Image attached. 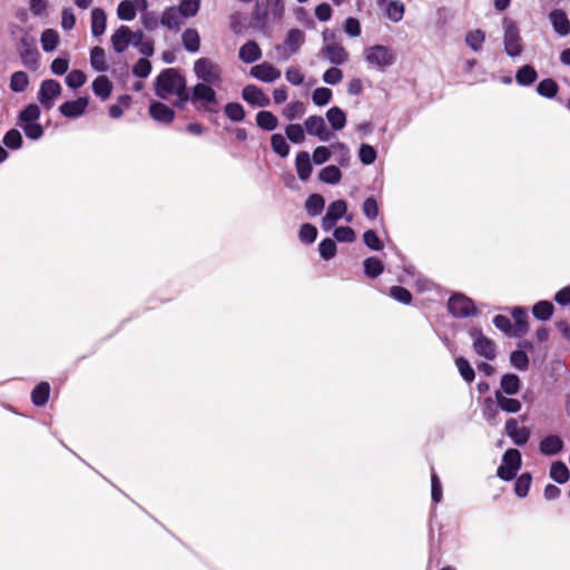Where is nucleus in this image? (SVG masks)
<instances>
[{"label": "nucleus", "mask_w": 570, "mask_h": 570, "mask_svg": "<svg viewBox=\"0 0 570 570\" xmlns=\"http://www.w3.org/2000/svg\"><path fill=\"white\" fill-rule=\"evenodd\" d=\"M155 94L161 99L175 96V106L184 108L189 100L185 77L174 68L163 70L156 78Z\"/></svg>", "instance_id": "1"}, {"label": "nucleus", "mask_w": 570, "mask_h": 570, "mask_svg": "<svg viewBox=\"0 0 570 570\" xmlns=\"http://www.w3.org/2000/svg\"><path fill=\"white\" fill-rule=\"evenodd\" d=\"M213 85L198 82L189 92V100L194 106L204 108L208 112L217 111V96Z\"/></svg>", "instance_id": "2"}, {"label": "nucleus", "mask_w": 570, "mask_h": 570, "mask_svg": "<svg viewBox=\"0 0 570 570\" xmlns=\"http://www.w3.org/2000/svg\"><path fill=\"white\" fill-rule=\"evenodd\" d=\"M194 72L203 83L219 86L222 82V67L209 58L197 59L194 62Z\"/></svg>", "instance_id": "3"}, {"label": "nucleus", "mask_w": 570, "mask_h": 570, "mask_svg": "<svg viewBox=\"0 0 570 570\" xmlns=\"http://www.w3.org/2000/svg\"><path fill=\"white\" fill-rule=\"evenodd\" d=\"M503 45L508 56L515 58L523 51L522 38L515 21L509 18L503 19Z\"/></svg>", "instance_id": "4"}, {"label": "nucleus", "mask_w": 570, "mask_h": 570, "mask_svg": "<svg viewBox=\"0 0 570 570\" xmlns=\"http://www.w3.org/2000/svg\"><path fill=\"white\" fill-rule=\"evenodd\" d=\"M20 59L24 67L37 70L39 67V51L32 38L23 37L18 45Z\"/></svg>", "instance_id": "5"}, {"label": "nucleus", "mask_w": 570, "mask_h": 570, "mask_svg": "<svg viewBox=\"0 0 570 570\" xmlns=\"http://www.w3.org/2000/svg\"><path fill=\"white\" fill-rule=\"evenodd\" d=\"M448 308H449V312L454 317H460V318L469 317L476 313V307H475L473 301L462 294H455V295L451 296L448 302Z\"/></svg>", "instance_id": "6"}, {"label": "nucleus", "mask_w": 570, "mask_h": 570, "mask_svg": "<svg viewBox=\"0 0 570 570\" xmlns=\"http://www.w3.org/2000/svg\"><path fill=\"white\" fill-rule=\"evenodd\" d=\"M470 336L473 338V348L476 354L490 361L495 358L497 352L494 342L484 336L480 328H472Z\"/></svg>", "instance_id": "7"}, {"label": "nucleus", "mask_w": 570, "mask_h": 570, "mask_svg": "<svg viewBox=\"0 0 570 570\" xmlns=\"http://www.w3.org/2000/svg\"><path fill=\"white\" fill-rule=\"evenodd\" d=\"M365 59L371 65L384 68L394 63L395 56L387 47L376 45L366 49Z\"/></svg>", "instance_id": "8"}, {"label": "nucleus", "mask_w": 570, "mask_h": 570, "mask_svg": "<svg viewBox=\"0 0 570 570\" xmlns=\"http://www.w3.org/2000/svg\"><path fill=\"white\" fill-rule=\"evenodd\" d=\"M60 94V83L57 80L47 79L43 80L40 85V89L38 91V100L45 108L50 109L53 106L55 99L59 97Z\"/></svg>", "instance_id": "9"}, {"label": "nucleus", "mask_w": 570, "mask_h": 570, "mask_svg": "<svg viewBox=\"0 0 570 570\" xmlns=\"http://www.w3.org/2000/svg\"><path fill=\"white\" fill-rule=\"evenodd\" d=\"M504 430L512 442L519 446L527 444L531 435L530 430L527 426H519L518 420L514 417L507 420Z\"/></svg>", "instance_id": "10"}, {"label": "nucleus", "mask_w": 570, "mask_h": 570, "mask_svg": "<svg viewBox=\"0 0 570 570\" xmlns=\"http://www.w3.org/2000/svg\"><path fill=\"white\" fill-rule=\"evenodd\" d=\"M305 130L308 135L316 136L322 141H328L332 134L327 130L326 124L321 116H309L305 122Z\"/></svg>", "instance_id": "11"}, {"label": "nucleus", "mask_w": 570, "mask_h": 570, "mask_svg": "<svg viewBox=\"0 0 570 570\" xmlns=\"http://www.w3.org/2000/svg\"><path fill=\"white\" fill-rule=\"evenodd\" d=\"M321 55L335 66L343 65L348 60V52L342 45L336 42L324 45L321 49Z\"/></svg>", "instance_id": "12"}, {"label": "nucleus", "mask_w": 570, "mask_h": 570, "mask_svg": "<svg viewBox=\"0 0 570 570\" xmlns=\"http://www.w3.org/2000/svg\"><path fill=\"white\" fill-rule=\"evenodd\" d=\"M242 98L249 105L267 107L271 105L269 97L257 86L247 85L242 90Z\"/></svg>", "instance_id": "13"}, {"label": "nucleus", "mask_w": 570, "mask_h": 570, "mask_svg": "<svg viewBox=\"0 0 570 570\" xmlns=\"http://www.w3.org/2000/svg\"><path fill=\"white\" fill-rule=\"evenodd\" d=\"M252 27L266 32L269 26V12H268V2L262 3L257 2L252 12Z\"/></svg>", "instance_id": "14"}, {"label": "nucleus", "mask_w": 570, "mask_h": 570, "mask_svg": "<svg viewBox=\"0 0 570 570\" xmlns=\"http://www.w3.org/2000/svg\"><path fill=\"white\" fill-rule=\"evenodd\" d=\"M250 75L261 81L273 82L281 77V70L268 62H263L254 66Z\"/></svg>", "instance_id": "15"}, {"label": "nucleus", "mask_w": 570, "mask_h": 570, "mask_svg": "<svg viewBox=\"0 0 570 570\" xmlns=\"http://www.w3.org/2000/svg\"><path fill=\"white\" fill-rule=\"evenodd\" d=\"M131 37V29L127 26H120L110 38L112 49L117 53H122L127 50L129 45H131L130 39Z\"/></svg>", "instance_id": "16"}, {"label": "nucleus", "mask_w": 570, "mask_h": 570, "mask_svg": "<svg viewBox=\"0 0 570 570\" xmlns=\"http://www.w3.org/2000/svg\"><path fill=\"white\" fill-rule=\"evenodd\" d=\"M305 42V33L297 28L289 29L284 40L286 57L296 53Z\"/></svg>", "instance_id": "17"}, {"label": "nucleus", "mask_w": 570, "mask_h": 570, "mask_svg": "<svg viewBox=\"0 0 570 570\" xmlns=\"http://www.w3.org/2000/svg\"><path fill=\"white\" fill-rule=\"evenodd\" d=\"M553 30L561 37L570 33V20L567 13L561 9H554L549 14Z\"/></svg>", "instance_id": "18"}, {"label": "nucleus", "mask_w": 570, "mask_h": 570, "mask_svg": "<svg viewBox=\"0 0 570 570\" xmlns=\"http://www.w3.org/2000/svg\"><path fill=\"white\" fill-rule=\"evenodd\" d=\"M151 118L161 124H170L175 118V111L167 105L154 101L149 106Z\"/></svg>", "instance_id": "19"}, {"label": "nucleus", "mask_w": 570, "mask_h": 570, "mask_svg": "<svg viewBox=\"0 0 570 570\" xmlns=\"http://www.w3.org/2000/svg\"><path fill=\"white\" fill-rule=\"evenodd\" d=\"M88 106L87 98H78L76 100L66 101L60 107V112L67 118H77L81 116Z\"/></svg>", "instance_id": "20"}, {"label": "nucleus", "mask_w": 570, "mask_h": 570, "mask_svg": "<svg viewBox=\"0 0 570 570\" xmlns=\"http://www.w3.org/2000/svg\"><path fill=\"white\" fill-rule=\"evenodd\" d=\"M563 441L558 435H549L540 441L539 450L543 455L552 456L561 452Z\"/></svg>", "instance_id": "21"}, {"label": "nucleus", "mask_w": 570, "mask_h": 570, "mask_svg": "<svg viewBox=\"0 0 570 570\" xmlns=\"http://www.w3.org/2000/svg\"><path fill=\"white\" fill-rule=\"evenodd\" d=\"M295 168L301 180L305 181L311 177L313 166L311 163L309 154L307 151H299L296 155Z\"/></svg>", "instance_id": "22"}, {"label": "nucleus", "mask_w": 570, "mask_h": 570, "mask_svg": "<svg viewBox=\"0 0 570 570\" xmlns=\"http://www.w3.org/2000/svg\"><path fill=\"white\" fill-rule=\"evenodd\" d=\"M238 57L245 63H253L262 58V50L255 41L250 40L240 47Z\"/></svg>", "instance_id": "23"}, {"label": "nucleus", "mask_w": 570, "mask_h": 570, "mask_svg": "<svg viewBox=\"0 0 570 570\" xmlns=\"http://www.w3.org/2000/svg\"><path fill=\"white\" fill-rule=\"evenodd\" d=\"M107 27V16L104 9L94 8L91 10V33L100 37L105 33Z\"/></svg>", "instance_id": "24"}, {"label": "nucleus", "mask_w": 570, "mask_h": 570, "mask_svg": "<svg viewBox=\"0 0 570 570\" xmlns=\"http://www.w3.org/2000/svg\"><path fill=\"white\" fill-rule=\"evenodd\" d=\"M500 392L507 395H515L521 387V381L517 374L508 373L502 375L500 381Z\"/></svg>", "instance_id": "25"}, {"label": "nucleus", "mask_w": 570, "mask_h": 570, "mask_svg": "<svg viewBox=\"0 0 570 570\" xmlns=\"http://www.w3.org/2000/svg\"><path fill=\"white\" fill-rule=\"evenodd\" d=\"M494 397H495V403L498 404V407L503 412L518 413L522 407V404L519 400L512 399V397H507L500 391H495Z\"/></svg>", "instance_id": "26"}, {"label": "nucleus", "mask_w": 570, "mask_h": 570, "mask_svg": "<svg viewBox=\"0 0 570 570\" xmlns=\"http://www.w3.org/2000/svg\"><path fill=\"white\" fill-rule=\"evenodd\" d=\"M184 48L189 52H197L200 48V37L195 28H187L181 35Z\"/></svg>", "instance_id": "27"}, {"label": "nucleus", "mask_w": 570, "mask_h": 570, "mask_svg": "<svg viewBox=\"0 0 570 570\" xmlns=\"http://www.w3.org/2000/svg\"><path fill=\"white\" fill-rule=\"evenodd\" d=\"M180 17L181 14L176 7H169L164 10L160 23L170 30H177L181 24Z\"/></svg>", "instance_id": "28"}, {"label": "nucleus", "mask_w": 570, "mask_h": 570, "mask_svg": "<svg viewBox=\"0 0 570 570\" xmlns=\"http://www.w3.org/2000/svg\"><path fill=\"white\" fill-rule=\"evenodd\" d=\"M92 91L101 100H106L112 91V83L106 76H98L92 81Z\"/></svg>", "instance_id": "29"}, {"label": "nucleus", "mask_w": 570, "mask_h": 570, "mask_svg": "<svg viewBox=\"0 0 570 570\" xmlns=\"http://www.w3.org/2000/svg\"><path fill=\"white\" fill-rule=\"evenodd\" d=\"M514 320V328L512 332L513 336H522L529 330L528 327V314L523 308L517 307L512 312Z\"/></svg>", "instance_id": "30"}, {"label": "nucleus", "mask_w": 570, "mask_h": 570, "mask_svg": "<svg viewBox=\"0 0 570 570\" xmlns=\"http://www.w3.org/2000/svg\"><path fill=\"white\" fill-rule=\"evenodd\" d=\"M90 65L98 72L108 70L106 53L102 47L96 46L90 50Z\"/></svg>", "instance_id": "31"}, {"label": "nucleus", "mask_w": 570, "mask_h": 570, "mask_svg": "<svg viewBox=\"0 0 570 570\" xmlns=\"http://www.w3.org/2000/svg\"><path fill=\"white\" fill-rule=\"evenodd\" d=\"M256 124L261 129L272 131L277 128L278 119L272 111L262 110L256 114Z\"/></svg>", "instance_id": "32"}, {"label": "nucleus", "mask_w": 570, "mask_h": 570, "mask_svg": "<svg viewBox=\"0 0 570 570\" xmlns=\"http://www.w3.org/2000/svg\"><path fill=\"white\" fill-rule=\"evenodd\" d=\"M538 78L535 69L530 65H524L518 69L515 73V81L520 86H531Z\"/></svg>", "instance_id": "33"}, {"label": "nucleus", "mask_w": 570, "mask_h": 570, "mask_svg": "<svg viewBox=\"0 0 570 570\" xmlns=\"http://www.w3.org/2000/svg\"><path fill=\"white\" fill-rule=\"evenodd\" d=\"M306 112V107L302 101L295 100L289 102L282 111L283 117L293 121L296 119H301Z\"/></svg>", "instance_id": "34"}, {"label": "nucleus", "mask_w": 570, "mask_h": 570, "mask_svg": "<svg viewBox=\"0 0 570 570\" xmlns=\"http://www.w3.org/2000/svg\"><path fill=\"white\" fill-rule=\"evenodd\" d=\"M50 385L47 382L39 383L31 392V401L36 406H43L49 399Z\"/></svg>", "instance_id": "35"}, {"label": "nucleus", "mask_w": 570, "mask_h": 570, "mask_svg": "<svg viewBox=\"0 0 570 570\" xmlns=\"http://www.w3.org/2000/svg\"><path fill=\"white\" fill-rule=\"evenodd\" d=\"M326 118L334 130H341L346 125L345 112L340 107H332L326 112Z\"/></svg>", "instance_id": "36"}, {"label": "nucleus", "mask_w": 570, "mask_h": 570, "mask_svg": "<svg viewBox=\"0 0 570 570\" xmlns=\"http://www.w3.org/2000/svg\"><path fill=\"white\" fill-rule=\"evenodd\" d=\"M550 478L556 482L563 484L569 480L570 471L563 462L557 461L551 464Z\"/></svg>", "instance_id": "37"}, {"label": "nucleus", "mask_w": 570, "mask_h": 570, "mask_svg": "<svg viewBox=\"0 0 570 570\" xmlns=\"http://www.w3.org/2000/svg\"><path fill=\"white\" fill-rule=\"evenodd\" d=\"M40 42L43 51L51 52L59 45V35L53 29H46L40 37Z\"/></svg>", "instance_id": "38"}, {"label": "nucleus", "mask_w": 570, "mask_h": 570, "mask_svg": "<svg viewBox=\"0 0 570 570\" xmlns=\"http://www.w3.org/2000/svg\"><path fill=\"white\" fill-rule=\"evenodd\" d=\"M363 266H364V274L368 278H376L384 271V265H383L382 261H380L376 257H367L364 261Z\"/></svg>", "instance_id": "39"}, {"label": "nucleus", "mask_w": 570, "mask_h": 570, "mask_svg": "<svg viewBox=\"0 0 570 570\" xmlns=\"http://www.w3.org/2000/svg\"><path fill=\"white\" fill-rule=\"evenodd\" d=\"M553 304L549 301H540L532 308L533 316L539 321H548L553 314Z\"/></svg>", "instance_id": "40"}, {"label": "nucleus", "mask_w": 570, "mask_h": 570, "mask_svg": "<svg viewBox=\"0 0 570 570\" xmlns=\"http://www.w3.org/2000/svg\"><path fill=\"white\" fill-rule=\"evenodd\" d=\"M318 177L325 184L335 185L341 181L342 173L338 167L330 165L320 171Z\"/></svg>", "instance_id": "41"}, {"label": "nucleus", "mask_w": 570, "mask_h": 570, "mask_svg": "<svg viewBox=\"0 0 570 570\" xmlns=\"http://www.w3.org/2000/svg\"><path fill=\"white\" fill-rule=\"evenodd\" d=\"M325 205L323 196L320 194H312L308 196L305 203L306 212L309 216H316L321 214Z\"/></svg>", "instance_id": "42"}, {"label": "nucleus", "mask_w": 570, "mask_h": 570, "mask_svg": "<svg viewBox=\"0 0 570 570\" xmlns=\"http://www.w3.org/2000/svg\"><path fill=\"white\" fill-rule=\"evenodd\" d=\"M271 146L275 154L281 156L282 158H285L289 154V145L287 144L286 139L281 134H274L271 137Z\"/></svg>", "instance_id": "43"}, {"label": "nucleus", "mask_w": 570, "mask_h": 570, "mask_svg": "<svg viewBox=\"0 0 570 570\" xmlns=\"http://www.w3.org/2000/svg\"><path fill=\"white\" fill-rule=\"evenodd\" d=\"M332 154L335 156V160L343 167H346L350 163V149L343 142H334L331 145Z\"/></svg>", "instance_id": "44"}, {"label": "nucleus", "mask_w": 570, "mask_h": 570, "mask_svg": "<svg viewBox=\"0 0 570 570\" xmlns=\"http://www.w3.org/2000/svg\"><path fill=\"white\" fill-rule=\"evenodd\" d=\"M404 4L399 0H391L386 6V16L393 22H399L403 19L404 16Z\"/></svg>", "instance_id": "45"}, {"label": "nucleus", "mask_w": 570, "mask_h": 570, "mask_svg": "<svg viewBox=\"0 0 570 570\" xmlns=\"http://www.w3.org/2000/svg\"><path fill=\"white\" fill-rule=\"evenodd\" d=\"M455 365L458 367L460 375L462 376V379L465 382H468V383L473 382V380L475 377V373H474L473 367L471 366V364L469 363V361L466 358H464L463 356L456 357Z\"/></svg>", "instance_id": "46"}, {"label": "nucleus", "mask_w": 570, "mask_h": 570, "mask_svg": "<svg viewBox=\"0 0 570 570\" xmlns=\"http://www.w3.org/2000/svg\"><path fill=\"white\" fill-rule=\"evenodd\" d=\"M29 85L28 75L24 71H16L10 78V89L14 92H22Z\"/></svg>", "instance_id": "47"}, {"label": "nucleus", "mask_w": 570, "mask_h": 570, "mask_svg": "<svg viewBox=\"0 0 570 570\" xmlns=\"http://www.w3.org/2000/svg\"><path fill=\"white\" fill-rule=\"evenodd\" d=\"M200 8V0H181L177 9L181 17L191 18L195 17Z\"/></svg>", "instance_id": "48"}, {"label": "nucleus", "mask_w": 570, "mask_h": 570, "mask_svg": "<svg viewBox=\"0 0 570 570\" xmlns=\"http://www.w3.org/2000/svg\"><path fill=\"white\" fill-rule=\"evenodd\" d=\"M558 83L553 79H543L537 86V91L546 98H553L558 92Z\"/></svg>", "instance_id": "49"}, {"label": "nucleus", "mask_w": 570, "mask_h": 570, "mask_svg": "<svg viewBox=\"0 0 570 570\" xmlns=\"http://www.w3.org/2000/svg\"><path fill=\"white\" fill-rule=\"evenodd\" d=\"M498 404L491 397H487L484 400V404L482 407L483 417L491 424H497V416L499 414Z\"/></svg>", "instance_id": "50"}, {"label": "nucleus", "mask_w": 570, "mask_h": 570, "mask_svg": "<svg viewBox=\"0 0 570 570\" xmlns=\"http://www.w3.org/2000/svg\"><path fill=\"white\" fill-rule=\"evenodd\" d=\"M484 40L485 35L480 29L469 31L465 36V42L473 51L481 50Z\"/></svg>", "instance_id": "51"}, {"label": "nucleus", "mask_w": 570, "mask_h": 570, "mask_svg": "<svg viewBox=\"0 0 570 570\" xmlns=\"http://www.w3.org/2000/svg\"><path fill=\"white\" fill-rule=\"evenodd\" d=\"M347 210V204L343 199L334 200L332 202L326 210V215H328V218L338 220L341 219Z\"/></svg>", "instance_id": "52"}, {"label": "nucleus", "mask_w": 570, "mask_h": 570, "mask_svg": "<svg viewBox=\"0 0 570 570\" xmlns=\"http://www.w3.org/2000/svg\"><path fill=\"white\" fill-rule=\"evenodd\" d=\"M286 137L293 144H302L305 140L304 128L299 124H289L285 128Z\"/></svg>", "instance_id": "53"}, {"label": "nucleus", "mask_w": 570, "mask_h": 570, "mask_svg": "<svg viewBox=\"0 0 570 570\" xmlns=\"http://www.w3.org/2000/svg\"><path fill=\"white\" fill-rule=\"evenodd\" d=\"M225 115L233 121H243L245 119V110L239 102H228L225 106Z\"/></svg>", "instance_id": "54"}, {"label": "nucleus", "mask_w": 570, "mask_h": 570, "mask_svg": "<svg viewBox=\"0 0 570 570\" xmlns=\"http://www.w3.org/2000/svg\"><path fill=\"white\" fill-rule=\"evenodd\" d=\"M40 117V109L36 104L28 105L19 116L21 124L37 122Z\"/></svg>", "instance_id": "55"}, {"label": "nucleus", "mask_w": 570, "mask_h": 570, "mask_svg": "<svg viewBox=\"0 0 570 570\" xmlns=\"http://www.w3.org/2000/svg\"><path fill=\"white\" fill-rule=\"evenodd\" d=\"M136 11L130 0H122L118 4L117 16L120 20L131 21L136 17Z\"/></svg>", "instance_id": "56"}, {"label": "nucleus", "mask_w": 570, "mask_h": 570, "mask_svg": "<svg viewBox=\"0 0 570 570\" xmlns=\"http://www.w3.org/2000/svg\"><path fill=\"white\" fill-rule=\"evenodd\" d=\"M510 363L514 368L525 371L529 367V357L524 351H513L510 355Z\"/></svg>", "instance_id": "57"}, {"label": "nucleus", "mask_w": 570, "mask_h": 570, "mask_svg": "<svg viewBox=\"0 0 570 570\" xmlns=\"http://www.w3.org/2000/svg\"><path fill=\"white\" fill-rule=\"evenodd\" d=\"M332 90L326 87L316 88L312 94V100L316 106H325L332 100Z\"/></svg>", "instance_id": "58"}, {"label": "nucleus", "mask_w": 570, "mask_h": 570, "mask_svg": "<svg viewBox=\"0 0 570 570\" xmlns=\"http://www.w3.org/2000/svg\"><path fill=\"white\" fill-rule=\"evenodd\" d=\"M532 478L529 473L521 474L514 484L515 494L520 498H524L528 495L530 490Z\"/></svg>", "instance_id": "59"}, {"label": "nucleus", "mask_w": 570, "mask_h": 570, "mask_svg": "<svg viewBox=\"0 0 570 570\" xmlns=\"http://www.w3.org/2000/svg\"><path fill=\"white\" fill-rule=\"evenodd\" d=\"M2 142L6 147L17 150L22 145V136L18 129H10L3 137Z\"/></svg>", "instance_id": "60"}, {"label": "nucleus", "mask_w": 570, "mask_h": 570, "mask_svg": "<svg viewBox=\"0 0 570 570\" xmlns=\"http://www.w3.org/2000/svg\"><path fill=\"white\" fill-rule=\"evenodd\" d=\"M336 244L331 238L323 239L318 245L320 255L325 261L332 259L336 255Z\"/></svg>", "instance_id": "61"}, {"label": "nucleus", "mask_w": 570, "mask_h": 570, "mask_svg": "<svg viewBox=\"0 0 570 570\" xmlns=\"http://www.w3.org/2000/svg\"><path fill=\"white\" fill-rule=\"evenodd\" d=\"M502 462L513 470L519 471L521 468V453L517 449H509L503 454Z\"/></svg>", "instance_id": "62"}, {"label": "nucleus", "mask_w": 570, "mask_h": 570, "mask_svg": "<svg viewBox=\"0 0 570 570\" xmlns=\"http://www.w3.org/2000/svg\"><path fill=\"white\" fill-rule=\"evenodd\" d=\"M269 19L273 22H279L285 13V6L283 0H272L268 2Z\"/></svg>", "instance_id": "63"}, {"label": "nucleus", "mask_w": 570, "mask_h": 570, "mask_svg": "<svg viewBox=\"0 0 570 570\" xmlns=\"http://www.w3.org/2000/svg\"><path fill=\"white\" fill-rule=\"evenodd\" d=\"M87 80V77L81 70H72L66 77V83L72 89L80 88Z\"/></svg>", "instance_id": "64"}]
</instances>
